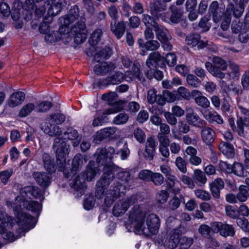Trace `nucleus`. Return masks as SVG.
I'll return each mask as SVG.
<instances>
[{
	"mask_svg": "<svg viewBox=\"0 0 249 249\" xmlns=\"http://www.w3.org/2000/svg\"><path fill=\"white\" fill-rule=\"evenodd\" d=\"M32 197L40 201L44 199L41 191L36 186L25 187L14 200L6 201L7 207L13 210L15 218L0 209V235L3 239L14 241L19 237L14 234V231L21 234L35 227L36 219L24 211V209L37 213L41 211V204L33 200Z\"/></svg>",
	"mask_w": 249,
	"mask_h": 249,
	"instance_id": "f257e3e1",
	"label": "nucleus"
},
{
	"mask_svg": "<svg viewBox=\"0 0 249 249\" xmlns=\"http://www.w3.org/2000/svg\"><path fill=\"white\" fill-rule=\"evenodd\" d=\"M118 153L115 152L113 147L98 148L96 151L97 162L98 166H103L104 174L97 183L96 196L97 198L104 197V202L107 206H110L115 199L121 194L124 193L125 186L122 183H119L112 189L106 191L116 173L118 178L124 182H127L130 179L129 172L116 166L112 162L116 157Z\"/></svg>",
	"mask_w": 249,
	"mask_h": 249,
	"instance_id": "f03ea898",
	"label": "nucleus"
},
{
	"mask_svg": "<svg viewBox=\"0 0 249 249\" xmlns=\"http://www.w3.org/2000/svg\"><path fill=\"white\" fill-rule=\"evenodd\" d=\"M79 10L77 6H73L70 10L69 14L59 19L61 25L59 33L51 32L47 33L43 29V24L39 27L41 33L46 34L45 40L50 42H54L62 40L64 43L70 42L74 36V42L77 44L82 43L87 38V30L84 21H80L72 27L71 30L69 27L70 23L73 22L78 16Z\"/></svg>",
	"mask_w": 249,
	"mask_h": 249,
	"instance_id": "7ed1b4c3",
	"label": "nucleus"
},
{
	"mask_svg": "<svg viewBox=\"0 0 249 249\" xmlns=\"http://www.w3.org/2000/svg\"><path fill=\"white\" fill-rule=\"evenodd\" d=\"M65 119L64 115L57 113L50 116V118L46 120L41 124V128L44 132L49 136H58L54 140L53 146V150L56 152L57 164L60 170L66 174V156L69 152V143L68 141H65L67 138L70 140H74L77 138L78 133L75 130H71L68 134H64L65 137L62 139L60 137L61 130L58 126L53 125L50 122H54L56 124L63 123Z\"/></svg>",
	"mask_w": 249,
	"mask_h": 249,
	"instance_id": "20e7f679",
	"label": "nucleus"
},
{
	"mask_svg": "<svg viewBox=\"0 0 249 249\" xmlns=\"http://www.w3.org/2000/svg\"><path fill=\"white\" fill-rule=\"evenodd\" d=\"M160 224V218L156 214L151 213L146 216L145 207L140 205H135L131 209L125 227L128 231L149 235L158 233Z\"/></svg>",
	"mask_w": 249,
	"mask_h": 249,
	"instance_id": "39448f33",
	"label": "nucleus"
},
{
	"mask_svg": "<svg viewBox=\"0 0 249 249\" xmlns=\"http://www.w3.org/2000/svg\"><path fill=\"white\" fill-rule=\"evenodd\" d=\"M84 160L85 162H86L85 160H83L81 155L77 154L75 155L72 160V169L71 173H69L67 176L68 178L71 177V178H73V179L70 180V185L75 192H77V196H81L85 192L86 186L84 183L85 179L90 181L99 173L98 170L93 167L94 162L90 161L89 162L86 169V177L80 179L79 176L76 177V172L83 165Z\"/></svg>",
	"mask_w": 249,
	"mask_h": 249,
	"instance_id": "423d86ee",
	"label": "nucleus"
},
{
	"mask_svg": "<svg viewBox=\"0 0 249 249\" xmlns=\"http://www.w3.org/2000/svg\"><path fill=\"white\" fill-rule=\"evenodd\" d=\"M26 0L24 6L18 0L13 3V8L11 17L15 21H18L21 17V13L26 20H30L33 18L34 13L35 18H41L46 11V0Z\"/></svg>",
	"mask_w": 249,
	"mask_h": 249,
	"instance_id": "0eeeda50",
	"label": "nucleus"
},
{
	"mask_svg": "<svg viewBox=\"0 0 249 249\" xmlns=\"http://www.w3.org/2000/svg\"><path fill=\"white\" fill-rule=\"evenodd\" d=\"M112 54V51L109 48H106L101 51H98L95 54L91 53V55H94V60L98 62L94 67V71L96 74L105 75L115 69L123 70L124 68H127L130 65L131 62L129 59L125 56L121 58V60H117L116 63L112 62H100L101 60L108 58Z\"/></svg>",
	"mask_w": 249,
	"mask_h": 249,
	"instance_id": "6e6552de",
	"label": "nucleus"
},
{
	"mask_svg": "<svg viewBox=\"0 0 249 249\" xmlns=\"http://www.w3.org/2000/svg\"><path fill=\"white\" fill-rule=\"evenodd\" d=\"M142 74L140 68L137 65L134 64L130 71L124 70L117 71L112 76L100 81L98 82V85L102 88L109 85H117L121 83L125 79L126 81L130 82L136 79L141 80L142 78Z\"/></svg>",
	"mask_w": 249,
	"mask_h": 249,
	"instance_id": "1a4fd4ad",
	"label": "nucleus"
},
{
	"mask_svg": "<svg viewBox=\"0 0 249 249\" xmlns=\"http://www.w3.org/2000/svg\"><path fill=\"white\" fill-rule=\"evenodd\" d=\"M180 228L174 229L162 241L166 249H187L192 245V238L181 236Z\"/></svg>",
	"mask_w": 249,
	"mask_h": 249,
	"instance_id": "9d476101",
	"label": "nucleus"
},
{
	"mask_svg": "<svg viewBox=\"0 0 249 249\" xmlns=\"http://www.w3.org/2000/svg\"><path fill=\"white\" fill-rule=\"evenodd\" d=\"M177 57L173 53H169L164 57L158 52L149 54L146 61V65L150 69H154L157 65L164 68L166 64L169 67H174L177 63Z\"/></svg>",
	"mask_w": 249,
	"mask_h": 249,
	"instance_id": "9b49d317",
	"label": "nucleus"
},
{
	"mask_svg": "<svg viewBox=\"0 0 249 249\" xmlns=\"http://www.w3.org/2000/svg\"><path fill=\"white\" fill-rule=\"evenodd\" d=\"M205 67L208 71L213 76L223 79L225 77V74L222 71L227 69L228 64L221 58L215 56L213 58V64L210 62H206Z\"/></svg>",
	"mask_w": 249,
	"mask_h": 249,
	"instance_id": "f8f14e48",
	"label": "nucleus"
},
{
	"mask_svg": "<svg viewBox=\"0 0 249 249\" xmlns=\"http://www.w3.org/2000/svg\"><path fill=\"white\" fill-rule=\"evenodd\" d=\"M118 95L115 92H110L103 94L102 99L107 102L112 106L106 109L104 112V115H110L114 114L121 110L124 107V102L117 100Z\"/></svg>",
	"mask_w": 249,
	"mask_h": 249,
	"instance_id": "ddd939ff",
	"label": "nucleus"
},
{
	"mask_svg": "<svg viewBox=\"0 0 249 249\" xmlns=\"http://www.w3.org/2000/svg\"><path fill=\"white\" fill-rule=\"evenodd\" d=\"M163 94L165 97L166 101L168 102H173L176 100L181 99L190 100L193 97L192 91L190 92L187 89L183 87H180L178 91L174 93L165 91Z\"/></svg>",
	"mask_w": 249,
	"mask_h": 249,
	"instance_id": "4468645a",
	"label": "nucleus"
},
{
	"mask_svg": "<svg viewBox=\"0 0 249 249\" xmlns=\"http://www.w3.org/2000/svg\"><path fill=\"white\" fill-rule=\"evenodd\" d=\"M46 1L47 2L46 5L49 6L47 11V15L50 18H45L43 19V22L44 24H46V27H47V29H48V26L47 24L52 21L53 18L52 17H54L60 13L65 2H55V0H46Z\"/></svg>",
	"mask_w": 249,
	"mask_h": 249,
	"instance_id": "2eb2a0df",
	"label": "nucleus"
},
{
	"mask_svg": "<svg viewBox=\"0 0 249 249\" xmlns=\"http://www.w3.org/2000/svg\"><path fill=\"white\" fill-rule=\"evenodd\" d=\"M170 10L172 14L170 17L169 14L166 13H162L160 14L161 19L166 22L169 23H178L180 20L183 15V10L179 7H177L173 4L170 7Z\"/></svg>",
	"mask_w": 249,
	"mask_h": 249,
	"instance_id": "dca6fc26",
	"label": "nucleus"
},
{
	"mask_svg": "<svg viewBox=\"0 0 249 249\" xmlns=\"http://www.w3.org/2000/svg\"><path fill=\"white\" fill-rule=\"evenodd\" d=\"M135 199V197L133 196L130 199H123L116 202L112 211L113 215L117 217L123 215L130 205L134 202Z\"/></svg>",
	"mask_w": 249,
	"mask_h": 249,
	"instance_id": "f3484780",
	"label": "nucleus"
},
{
	"mask_svg": "<svg viewBox=\"0 0 249 249\" xmlns=\"http://www.w3.org/2000/svg\"><path fill=\"white\" fill-rule=\"evenodd\" d=\"M156 32L158 39L162 44V47L164 50H170L172 49V45L169 42V36H168V32L167 29L164 28L162 26L158 25L154 28Z\"/></svg>",
	"mask_w": 249,
	"mask_h": 249,
	"instance_id": "a211bd4d",
	"label": "nucleus"
},
{
	"mask_svg": "<svg viewBox=\"0 0 249 249\" xmlns=\"http://www.w3.org/2000/svg\"><path fill=\"white\" fill-rule=\"evenodd\" d=\"M156 142L153 137H149L147 139L145 144L144 151H140L139 154L140 156H142L146 159L150 160H153L155 152Z\"/></svg>",
	"mask_w": 249,
	"mask_h": 249,
	"instance_id": "6ab92c4d",
	"label": "nucleus"
},
{
	"mask_svg": "<svg viewBox=\"0 0 249 249\" xmlns=\"http://www.w3.org/2000/svg\"><path fill=\"white\" fill-rule=\"evenodd\" d=\"M151 13L154 17V19L147 14L143 15L142 21L145 25L147 27H153L155 28L158 24L156 21V19L160 17V10L159 8H151Z\"/></svg>",
	"mask_w": 249,
	"mask_h": 249,
	"instance_id": "aec40b11",
	"label": "nucleus"
},
{
	"mask_svg": "<svg viewBox=\"0 0 249 249\" xmlns=\"http://www.w3.org/2000/svg\"><path fill=\"white\" fill-rule=\"evenodd\" d=\"M229 122L231 128L241 136L244 134V126L249 127V119L247 117H245L244 118L241 117L237 120V127L234 126V121L232 119H230Z\"/></svg>",
	"mask_w": 249,
	"mask_h": 249,
	"instance_id": "412c9836",
	"label": "nucleus"
},
{
	"mask_svg": "<svg viewBox=\"0 0 249 249\" xmlns=\"http://www.w3.org/2000/svg\"><path fill=\"white\" fill-rule=\"evenodd\" d=\"M32 176L36 183L42 187H47L51 182V176L46 173L35 172Z\"/></svg>",
	"mask_w": 249,
	"mask_h": 249,
	"instance_id": "4be33fe9",
	"label": "nucleus"
},
{
	"mask_svg": "<svg viewBox=\"0 0 249 249\" xmlns=\"http://www.w3.org/2000/svg\"><path fill=\"white\" fill-rule=\"evenodd\" d=\"M25 95L24 92L18 91L13 93L7 101L8 106L11 107L20 105L24 100Z\"/></svg>",
	"mask_w": 249,
	"mask_h": 249,
	"instance_id": "5701e85b",
	"label": "nucleus"
},
{
	"mask_svg": "<svg viewBox=\"0 0 249 249\" xmlns=\"http://www.w3.org/2000/svg\"><path fill=\"white\" fill-rule=\"evenodd\" d=\"M201 137L203 142L207 145L211 144L215 139L214 131L210 127H205L201 131Z\"/></svg>",
	"mask_w": 249,
	"mask_h": 249,
	"instance_id": "b1692460",
	"label": "nucleus"
},
{
	"mask_svg": "<svg viewBox=\"0 0 249 249\" xmlns=\"http://www.w3.org/2000/svg\"><path fill=\"white\" fill-rule=\"evenodd\" d=\"M193 98H194L196 103L204 108H207L209 107L210 103L208 99L203 95L202 93L198 90H193L192 91Z\"/></svg>",
	"mask_w": 249,
	"mask_h": 249,
	"instance_id": "393cba45",
	"label": "nucleus"
},
{
	"mask_svg": "<svg viewBox=\"0 0 249 249\" xmlns=\"http://www.w3.org/2000/svg\"><path fill=\"white\" fill-rule=\"evenodd\" d=\"M163 96L164 97L161 95L157 96L155 89H150L147 93V100L150 104L156 102L159 105H163L166 101L165 96Z\"/></svg>",
	"mask_w": 249,
	"mask_h": 249,
	"instance_id": "a878e982",
	"label": "nucleus"
},
{
	"mask_svg": "<svg viewBox=\"0 0 249 249\" xmlns=\"http://www.w3.org/2000/svg\"><path fill=\"white\" fill-rule=\"evenodd\" d=\"M224 182L220 178L215 179L210 183V190L213 196L216 198L220 197V191L224 188Z\"/></svg>",
	"mask_w": 249,
	"mask_h": 249,
	"instance_id": "bb28decb",
	"label": "nucleus"
},
{
	"mask_svg": "<svg viewBox=\"0 0 249 249\" xmlns=\"http://www.w3.org/2000/svg\"><path fill=\"white\" fill-rule=\"evenodd\" d=\"M186 120L189 124L194 126L200 127L204 125V121L196 113L192 111L187 112L186 115Z\"/></svg>",
	"mask_w": 249,
	"mask_h": 249,
	"instance_id": "cd10ccee",
	"label": "nucleus"
},
{
	"mask_svg": "<svg viewBox=\"0 0 249 249\" xmlns=\"http://www.w3.org/2000/svg\"><path fill=\"white\" fill-rule=\"evenodd\" d=\"M200 36L198 34H192L186 37V41L188 45L194 47L198 45L200 48H202L206 46L207 42L200 41Z\"/></svg>",
	"mask_w": 249,
	"mask_h": 249,
	"instance_id": "c85d7f7f",
	"label": "nucleus"
},
{
	"mask_svg": "<svg viewBox=\"0 0 249 249\" xmlns=\"http://www.w3.org/2000/svg\"><path fill=\"white\" fill-rule=\"evenodd\" d=\"M219 148L227 158H232L234 156V148L230 144L222 142L219 145Z\"/></svg>",
	"mask_w": 249,
	"mask_h": 249,
	"instance_id": "c756f323",
	"label": "nucleus"
},
{
	"mask_svg": "<svg viewBox=\"0 0 249 249\" xmlns=\"http://www.w3.org/2000/svg\"><path fill=\"white\" fill-rule=\"evenodd\" d=\"M102 35V31L100 29H97L94 31L89 39V43L91 44V47L89 49L90 51L93 52L94 50L97 51V48L95 46L100 41Z\"/></svg>",
	"mask_w": 249,
	"mask_h": 249,
	"instance_id": "7c9ffc66",
	"label": "nucleus"
},
{
	"mask_svg": "<svg viewBox=\"0 0 249 249\" xmlns=\"http://www.w3.org/2000/svg\"><path fill=\"white\" fill-rule=\"evenodd\" d=\"M111 30L113 33L118 38H121L124 35L125 31V25L123 21L116 24L114 22L111 23Z\"/></svg>",
	"mask_w": 249,
	"mask_h": 249,
	"instance_id": "2f4dec72",
	"label": "nucleus"
},
{
	"mask_svg": "<svg viewBox=\"0 0 249 249\" xmlns=\"http://www.w3.org/2000/svg\"><path fill=\"white\" fill-rule=\"evenodd\" d=\"M138 43L140 47H141L142 49H145L149 51L157 50L160 46L159 43L156 40H149L147 41L145 44H143L142 39H139Z\"/></svg>",
	"mask_w": 249,
	"mask_h": 249,
	"instance_id": "473e14b6",
	"label": "nucleus"
},
{
	"mask_svg": "<svg viewBox=\"0 0 249 249\" xmlns=\"http://www.w3.org/2000/svg\"><path fill=\"white\" fill-rule=\"evenodd\" d=\"M34 110L36 111V105L33 103H28L21 107L19 111L18 115L20 117H25Z\"/></svg>",
	"mask_w": 249,
	"mask_h": 249,
	"instance_id": "72a5a7b5",
	"label": "nucleus"
},
{
	"mask_svg": "<svg viewBox=\"0 0 249 249\" xmlns=\"http://www.w3.org/2000/svg\"><path fill=\"white\" fill-rule=\"evenodd\" d=\"M249 197V187L241 185L239 188V192L237 194L238 200L241 202H245Z\"/></svg>",
	"mask_w": 249,
	"mask_h": 249,
	"instance_id": "f704fd0d",
	"label": "nucleus"
},
{
	"mask_svg": "<svg viewBox=\"0 0 249 249\" xmlns=\"http://www.w3.org/2000/svg\"><path fill=\"white\" fill-rule=\"evenodd\" d=\"M42 158L45 169L50 173H53L55 171L53 160H52L50 156L46 153L43 154Z\"/></svg>",
	"mask_w": 249,
	"mask_h": 249,
	"instance_id": "c9c22d12",
	"label": "nucleus"
},
{
	"mask_svg": "<svg viewBox=\"0 0 249 249\" xmlns=\"http://www.w3.org/2000/svg\"><path fill=\"white\" fill-rule=\"evenodd\" d=\"M194 179L199 186H203L207 182V178L203 172L199 169H196L194 172Z\"/></svg>",
	"mask_w": 249,
	"mask_h": 249,
	"instance_id": "e433bc0d",
	"label": "nucleus"
},
{
	"mask_svg": "<svg viewBox=\"0 0 249 249\" xmlns=\"http://www.w3.org/2000/svg\"><path fill=\"white\" fill-rule=\"evenodd\" d=\"M209 11L213 14V20L214 22L217 23L220 20L221 14L219 13L218 3L216 1L212 2L210 6Z\"/></svg>",
	"mask_w": 249,
	"mask_h": 249,
	"instance_id": "4c0bfd02",
	"label": "nucleus"
},
{
	"mask_svg": "<svg viewBox=\"0 0 249 249\" xmlns=\"http://www.w3.org/2000/svg\"><path fill=\"white\" fill-rule=\"evenodd\" d=\"M230 71L227 73V74L231 78H234L238 77L239 75V66L235 63L229 61L228 64Z\"/></svg>",
	"mask_w": 249,
	"mask_h": 249,
	"instance_id": "58836bf2",
	"label": "nucleus"
},
{
	"mask_svg": "<svg viewBox=\"0 0 249 249\" xmlns=\"http://www.w3.org/2000/svg\"><path fill=\"white\" fill-rule=\"evenodd\" d=\"M231 168L232 173L238 176L243 177L247 174V171L245 170L243 165L240 163L235 162Z\"/></svg>",
	"mask_w": 249,
	"mask_h": 249,
	"instance_id": "ea45409f",
	"label": "nucleus"
},
{
	"mask_svg": "<svg viewBox=\"0 0 249 249\" xmlns=\"http://www.w3.org/2000/svg\"><path fill=\"white\" fill-rule=\"evenodd\" d=\"M235 233L234 228L232 226L228 224H223L222 227L220 230V235L224 236H232Z\"/></svg>",
	"mask_w": 249,
	"mask_h": 249,
	"instance_id": "a19ab883",
	"label": "nucleus"
},
{
	"mask_svg": "<svg viewBox=\"0 0 249 249\" xmlns=\"http://www.w3.org/2000/svg\"><path fill=\"white\" fill-rule=\"evenodd\" d=\"M133 136L136 141L140 143H143L145 140V133L144 131L140 127H137L134 130Z\"/></svg>",
	"mask_w": 249,
	"mask_h": 249,
	"instance_id": "79ce46f5",
	"label": "nucleus"
},
{
	"mask_svg": "<svg viewBox=\"0 0 249 249\" xmlns=\"http://www.w3.org/2000/svg\"><path fill=\"white\" fill-rule=\"evenodd\" d=\"M13 173V170L12 169L0 172V180L1 182L4 184H6Z\"/></svg>",
	"mask_w": 249,
	"mask_h": 249,
	"instance_id": "37998d69",
	"label": "nucleus"
},
{
	"mask_svg": "<svg viewBox=\"0 0 249 249\" xmlns=\"http://www.w3.org/2000/svg\"><path fill=\"white\" fill-rule=\"evenodd\" d=\"M175 164L178 169L182 173L187 172L186 161L181 157H178L175 161Z\"/></svg>",
	"mask_w": 249,
	"mask_h": 249,
	"instance_id": "c03bdc74",
	"label": "nucleus"
},
{
	"mask_svg": "<svg viewBox=\"0 0 249 249\" xmlns=\"http://www.w3.org/2000/svg\"><path fill=\"white\" fill-rule=\"evenodd\" d=\"M186 80L188 85L193 87L197 88L200 84V80L193 74L187 75Z\"/></svg>",
	"mask_w": 249,
	"mask_h": 249,
	"instance_id": "a18cd8bd",
	"label": "nucleus"
},
{
	"mask_svg": "<svg viewBox=\"0 0 249 249\" xmlns=\"http://www.w3.org/2000/svg\"><path fill=\"white\" fill-rule=\"evenodd\" d=\"M128 119V116L125 113H120L113 120V123L117 125L125 124Z\"/></svg>",
	"mask_w": 249,
	"mask_h": 249,
	"instance_id": "49530a36",
	"label": "nucleus"
},
{
	"mask_svg": "<svg viewBox=\"0 0 249 249\" xmlns=\"http://www.w3.org/2000/svg\"><path fill=\"white\" fill-rule=\"evenodd\" d=\"M225 212L226 214L232 218H238L239 216V212L234 207L231 205H227L225 207Z\"/></svg>",
	"mask_w": 249,
	"mask_h": 249,
	"instance_id": "de8ad7c7",
	"label": "nucleus"
},
{
	"mask_svg": "<svg viewBox=\"0 0 249 249\" xmlns=\"http://www.w3.org/2000/svg\"><path fill=\"white\" fill-rule=\"evenodd\" d=\"M52 107V104L49 102H42L36 105V111L39 112H45L48 110Z\"/></svg>",
	"mask_w": 249,
	"mask_h": 249,
	"instance_id": "09e8293b",
	"label": "nucleus"
},
{
	"mask_svg": "<svg viewBox=\"0 0 249 249\" xmlns=\"http://www.w3.org/2000/svg\"><path fill=\"white\" fill-rule=\"evenodd\" d=\"M164 178L159 173H152L150 180H151L155 185H160L163 182Z\"/></svg>",
	"mask_w": 249,
	"mask_h": 249,
	"instance_id": "8fccbe9b",
	"label": "nucleus"
},
{
	"mask_svg": "<svg viewBox=\"0 0 249 249\" xmlns=\"http://www.w3.org/2000/svg\"><path fill=\"white\" fill-rule=\"evenodd\" d=\"M237 225L244 231H249V223L248 220L244 218H238L236 220Z\"/></svg>",
	"mask_w": 249,
	"mask_h": 249,
	"instance_id": "3c124183",
	"label": "nucleus"
},
{
	"mask_svg": "<svg viewBox=\"0 0 249 249\" xmlns=\"http://www.w3.org/2000/svg\"><path fill=\"white\" fill-rule=\"evenodd\" d=\"M182 182L190 188L193 189L195 187V183L191 178L186 175H182L180 178Z\"/></svg>",
	"mask_w": 249,
	"mask_h": 249,
	"instance_id": "603ef678",
	"label": "nucleus"
},
{
	"mask_svg": "<svg viewBox=\"0 0 249 249\" xmlns=\"http://www.w3.org/2000/svg\"><path fill=\"white\" fill-rule=\"evenodd\" d=\"M0 12L4 17H8L10 13L9 5L5 2L0 3Z\"/></svg>",
	"mask_w": 249,
	"mask_h": 249,
	"instance_id": "864d4df0",
	"label": "nucleus"
},
{
	"mask_svg": "<svg viewBox=\"0 0 249 249\" xmlns=\"http://www.w3.org/2000/svg\"><path fill=\"white\" fill-rule=\"evenodd\" d=\"M169 197L168 193L166 191H161L157 196V200L160 204L165 203Z\"/></svg>",
	"mask_w": 249,
	"mask_h": 249,
	"instance_id": "5fc2aeb1",
	"label": "nucleus"
},
{
	"mask_svg": "<svg viewBox=\"0 0 249 249\" xmlns=\"http://www.w3.org/2000/svg\"><path fill=\"white\" fill-rule=\"evenodd\" d=\"M158 138L160 143L159 146L169 145L170 140L166 135L162 133H158Z\"/></svg>",
	"mask_w": 249,
	"mask_h": 249,
	"instance_id": "6e6d98bb",
	"label": "nucleus"
},
{
	"mask_svg": "<svg viewBox=\"0 0 249 249\" xmlns=\"http://www.w3.org/2000/svg\"><path fill=\"white\" fill-rule=\"evenodd\" d=\"M196 196L202 200H209L210 199V195L207 192L202 190H196L195 191Z\"/></svg>",
	"mask_w": 249,
	"mask_h": 249,
	"instance_id": "4d7b16f0",
	"label": "nucleus"
},
{
	"mask_svg": "<svg viewBox=\"0 0 249 249\" xmlns=\"http://www.w3.org/2000/svg\"><path fill=\"white\" fill-rule=\"evenodd\" d=\"M241 84L244 89H248L249 88V71H246L241 78Z\"/></svg>",
	"mask_w": 249,
	"mask_h": 249,
	"instance_id": "13d9d810",
	"label": "nucleus"
},
{
	"mask_svg": "<svg viewBox=\"0 0 249 249\" xmlns=\"http://www.w3.org/2000/svg\"><path fill=\"white\" fill-rule=\"evenodd\" d=\"M149 117L148 112L145 110H141L139 112L137 117V121L142 124L146 122Z\"/></svg>",
	"mask_w": 249,
	"mask_h": 249,
	"instance_id": "bf43d9fd",
	"label": "nucleus"
},
{
	"mask_svg": "<svg viewBox=\"0 0 249 249\" xmlns=\"http://www.w3.org/2000/svg\"><path fill=\"white\" fill-rule=\"evenodd\" d=\"M164 116L167 122L171 125H175L177 123V119L173 113L169 112H165Z\"/></svg>",
	"mask_w": 249,
	"mask_h": 249,
	"instance_id": "052dcab7",
	"label": "nucleus"
},
{
	"mask_svg": "<svg viewBox=\"0 0 249 249\" xmlns=\"http://www.w3.org/2000/svg\"><path fill=\"white\" fill-rule=\"evenodd\" d=\"M176 71L182 76H186L189 72V69L186 66L181 64L176 67Z\"/></svg>",
	"mask_w": 249,
	"mask_h": 249,
	"instance_id": "680f3d73",
	"label": "nucleus"
},
{
	"mask_svg": "<svg viewBox=\"0 0 249 249\" xmlns=\"http://www.w3.org/2000/svg\"><path fill=\"white\" fill-rule=\"evenodd\" d=\"M199 26L202 28L203 31H208L211 26L209 22V19L205 17L202 18L199 22Z\"/></svg>",
	"mask_w": 249,
	"mask_h": 249,
	"instance_id": "e2e57ef3",
	"label": "nucleus"
},
{
	"mask_svg": "<svg viewBox=\"0 0 249 249\" xmlns=\"http://www.w3.org/2000/svg\"><path fill=\"white\" fill-rule=\"evenodd\" d=\"M152 172L148 170H143L141 171L139 175L140 179L149 181L150 179Z\"/></svg>",
	"mask_w": 249,
	"mask_h": 249,
	"instance_id": "0e129e2a",
	"label": "nucleus"
},
{
	"mask_svg": "<svg viewBox=\"0 0 249 249\" xmlns=\"http://www.w3.org/2000/svg\"><path fill=\"white\" fill-rule=\"evenodd\" d=\"M231 165L224 161H220L219 163V169L227 173H232V168Z\"/></svg>",
	"mask_w": 249,
	"mask_h": 249,
	"instance_id": "69168bd1",
	"label": "nucleus"
},
{
	"mask_svg": "<svg viewBox=\"0 0 249 249\" xmlns=\"http://www.w3.org/2000/svg\"><path fill=\"white\" fill-rule=\"evenodd\" d=\"M199 232L204 237H208L211 232L210 228L206 225H202L199 228Z\"/></svg>",
	"mask_w": 249,
	"mask_h": 249,
	"instance_id": "338daca9",
	"label": "nucleus"
},
{
	"mask_svg": "<svg viewBox=\"0 0 249 249\" xmlns=\"http://www.w3.org/2000/svg\"><path fill=\"white\" fill-rule=\"evenodd\" d=\"M95 204V199L92 197H89L85 200L84 202V207L86 210H89L91 209Z\"/></svg>",
	"mask_w": 249,
	"mask_h": 249,
	"instance_id": "774afa93",
	"label": "nucleus"
}]
</instances>
